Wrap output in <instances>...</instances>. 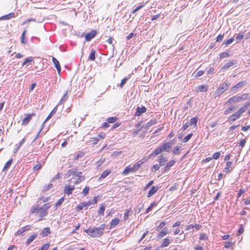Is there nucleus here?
<instances>
[{
    "instance_id": "a211bd4d",
    "label": "nucleus",
    "mask_w": 250,
    "mask_h": 250,
    "mask_svg": "<svg viewBox=\"0 0 250 250\" xmlns=\"http://www.w3.org/2000/svg\"><path fill=\"white\" fill-rule=\"evenodd\" d=\"M164 145L165 147V151L169 152L171 148V146L173 145V143L166 142L164 143Z\"/></svg>"
},
{
    "instance_id": "f8f14e48",
    "label": "nucleus",
    "mask_w": 250,
    "mask_h": 250,
    "mask_svg": "<svg viewBox=\"0 0 250 250\" xmlns=\"http://www.w3.org/2000/svg\"><path fill=\"white\" fill-rule=\"evenodd\" d=\"M67 174L68 176L74 175L76 177H80V175L82 174V172H77L75 169H70L68 171Z\"/></svg>"
},
{
    "instance_id": "4c0bfd02",
    "label": "nucleus",
    "mask_w": 250,
    "mask_h": 250,
    "mask_svg": "<svg viewBox=\"0 0 250 250\" xmlns=\"http://www.w3.org/2000/svg\"><path fill=\"white\" fill-rule=\"evenodd\" d=\"M167 159L164 158L163 156H161L160 157L159 160V163L160 166H163L164 165L165 163L167 161Z\"/></svg>"
},
{
    "instance_id": "f704fd0d",
    "label": "nucleus",
    "mask_w": 250,
    "mask_h": 250,
    "mask_svg": "<svg viewBox=\"0 0 250 250\" xmlns=\"http://www.w3.org/2000/svg\"><path fill=\"white\" fill-rule=\"evenodd\" d=\"M249 94V93H244L242 94L241 95H239L240 102L243 101H245L248 99Z\"/></svg>"
},
{
    "instance_id": "423d86ee",
    "label": "nucleus",
    "mask_w": 250,
    "mask_h": 250,
    "mask_svg": "<svg viewBox=\"0 0 250 250\" xmlns=\"http://www.w3.org/2000/svg\"><path fill=\"white\" fill-rule=\"evenodd\" d=\"M146 109L145 106H143L142 107L138 106L136 108V111L135 113V116H140L142 113L146 112Z\"/></svg>"
},
{
    "instance_id": "7c9ffc66",
    "label": "nucleus",
    "mask_w": 250,
    "mask_h": 250,
    "mask_svg": "<svg viewBox=\"0 0 250 250\" xmlns=\"http://www.w3.org/2000/svg\"><path fill=\"white\" fill-rule=\"evenodd\" d=\"M39 213H40V218L39 219V220L41 221V220H42L43 217H44V216L47 215L48 212L46 210H41V211Z\"/></svg>"
},
{
    "instance_id": "6e6d98bb",
    "label": "nucleus",
    "mask_w": 250,
    "mask_h": 250,
    "mask_svg": "<svg viewBox=\"0 0 250 250\" xmlns=\"http://www.w3.org/2000/svg\"><path fill=\"white\" fill-rule=\"evenodd\" d=\"M180 146H176L173 150V153L174 154H179L180 153Z\"/></svg>"
},
{
    "instance_id": "09e8293b",
    "label": "nucleus",
    "mask_w": 250,
    "mask_h": 250,
    "mask_svg": "<svg viewBox=\"0 0 250 250\" xmlns=\"http://www.w3.org/2000/svg\"><path fill=\"white\" fill-rule=\"evenodd\" d=\"M77 180L74 182L75 184H78L81 183L82 181H83L84 179V178L83 176H82L81 175H80V177H77Z\"/></svg>"
},
{
    "instance_id": "de8ad7c7",
    "label": "nucleus",
    "mask_w": 250,
    "mask_h": 250,
    "mask_svg": "<svg viewBox=\"0 0 250 250\" xmlns=\"http://www.w3.org/2000/svg\"><path fill=\"white\" fill-rule=\"evenodd\" d=\"M156 205V204L155 202H153L151 204L149 207H148L147 209H146V211L145 212V213H148L149 211H150L153 207Z\"/></svg>"
},
{
    "instance_id": "c756f323",
    "label": "nucleus",
    "mask_w": 250,
    "mask_h": 250,
    "mask_svg": "<svg viewBox=\"0 0 250 250\" xmlns=\"http://www.w3.org/2000/svg\"><path fill=\"white\" fill-rule=\"evenodd\" d=\"M119 223V220L117 218L113 219L110 222V228L116 227Z\"/></svg>"
},
{
    "instance_id": "e433bc0d",
    "label": "nucleus",
    "mask_w": 250,
    "mask_h": 250,
    "mask_svg": "<svg viewBox=\"0 0 250 250\" xmlns=\"http://www.w3.org/2000/svg\"><path fill=\"white\" fill-rule=\"evenodd\" d=\"M13 161V159H10L7 162V163L5 164L3 171H6L7 170V169L9 168V167L11 166L12 163Z\"/></svg>"
},
{
    "instance_id": "4be33fe9",
    "label": "nucleus",
    "mask_w": 250,
    "mask_h": 250,
    "mask_svg": "<svg viewBox=\"0 0 250 250\" xmlns=\"http://www.w3.org/2000/svg\"><path fill=\"white\" fill-rule=\"evenodd\" d=\"M170 243H171V241L169 239L165 238L164 239H163V242L161 246V247L164 248V247H167L169 245V244Z\"/></svg>"
},
{
    "instance_id": "5701e85b",
    "label": "nucleus",
    "mask_w": 250,
    "mask_h": 250,
    "mask_svg": "<svg viewBox=\"0 0 250 250\" xmlns=\"http://www.w3.org/2000/svg\"><path fill=\"white\" fill-rule=\"evenodd\" d=\"M37 236V234H34L29 236L27 240L26 243L27 245L30 244Z\"/></svg>"
},
{
    "instance_id": "a18cd8bd",
    "label": "nucleus",
    "mask_w": 250,
    "mask_h": 250,
    "mask_svg": "<svg viewBox=\"0 0 250 250\" xmlns=\"http://www.w3.org/2000/svg\"><path fill=\"white\" fill-rule=\"evenodd\" d=\"M193 136V134L192 133H189L188 134V135H187L183 140V142L184 143H186L192 137V136Z\"/></svg>"
},
{
    "instance_id": "603ef678",
    "label": "nucleus",
    "mask_w": 250,
    "mask_h": 250,
    "mask_svg": "<svg viewBox=\"0 0 250 250\" xmlns=\"http://www.w3.org/2000/svg\"><path fill=\"white\" fill-rule=\"evenodd\" d=\"M99 141V138H91V140L90 141V144L95 145L98 143Z\"/></svg>"
},
{
    "instance_id": "e2e57ef3",
    "label": "nucleus",
    "mask_w": 250,
    "mask_h": 250,
    "mask_svg": "<svg viewBox=\"0 0 250 250\" xmlns=\"http://www.w3.org/2000/svg\"><path fill=\"white\" fill-rule=\"evenodd\" d=\"M244 35L242 34H239L235 37L236 42H239L243 38Z\"/></svg>"
},
{
    "instance_id": "a19ab883",
    "label": "nucleus",
    "mask_w": 250,
    "mask_h": 250,
    "mask_svg": "<svg viewBox=\"0 0 250 250\" xmlns=\"http://www.w3.org/2000/svg\"><path fill=\"white\" fill-rule=\"evenodd\" d=\"M84 153L82 151H79L77 153V154L75 156H74V158L73 160H78L80 158L82 157L84 155Z\"/></svg>"
},
{
    "instance_id": "20e7f679",
    "label": "nucleus",
    "mask_w": 250,
    "mask_h": 250,
    "mask_svg": "<svg viewBox=\"0 0 250 250\" xmlns=\"http://www.w3.org/2000/svg\"><path fill=\"white\" fill-rule=\"evenodd\" d=\"M240 102V100L239 95H237L229 99L225 104L227 105H230L232 103H237Z\"/></svg>"
},
{
    "instance_id": "f03ea898",
    "label": "nucleus",
    "mask_w": 250,
    "mask_h": 250,
    "mask_svg": "<svg viewBox=\"0 0 250 250\" xmlns=\"http://www.w3.org/2000/svg\"><path fill=\"white\" fill-rule=\"evenodd\" d=\"M229 86V84H228L227 83H223L221 84L219 87L216 90L214 93L215 97H219L224 93L228 89Z\"/></svg>"
},
{
    "instance_id": "680f3d73",
    "label": "nucleus",
    "mask_w": 250,
    "mask_h": 250,
    "mask_svg": "<svg viewBox=\"0 0 250 250\" xmlns=\"http://www.w3.org/2000/svg\"><path fill=\"white\" fill-rule=\"evenodd\" d=\"M52 187V184L49 183L47 186H44L43 187V190L44 191H46L48 190V189H50Z\"/></svg>"
},
{
    "instance_id": "dca6fc26",
    "label": "nucleus",
    "mask_w": 250,
    "mask_h": 250,
    "mask_svg": "<svg viewBox=\"0 0 250 250\" xmlns=\"http://www.w3.org/2000/svg\"><path fill=\"white\" fill-rule=\"evenodd\" d=\"M240 115H241L237 111H236L229 117V120L231 122H234L238 119Z\"/></svg>"
},
{
    "instance_id": "393cba45",
    "label": "nucleus",
    "mask_w": 250,
    "mask_h": 250,
    "mask_svg": "<svg viewBox=\"0 0 250 250\" xmlns=\"http://www.w3.org/2000/svg\"><path fill=\"white\" fill-rule=\"evenodd\" d=\"M143 164V162H140V161H139L135 163L134 166L132 167L133 170L134 171V172H136L141 167V165Z\"/></svg>"
},
{
    "instance_id": "2eb2a0df",
    "label": "nucleus",
    "mask_w": 250,
    "mask_h": 250,
    "mask_svg": "<svg viewBox=\"0 0 250 250\" xmlns=\"http://www.w3.org/2000/svg\"><path fill=\"white\" fill-rule=\"evenodd\" d=\"M158 190V188L157 186H153L150 190L148 191L147 197H150L153 196Z\"/></svg>"
},
{
    "instance_id": "c9c22d12",
    "label": "nucleus",
    "mask_w": 250,
    "mask_h": 250,
    "mask_svg": "<svg viewBox=\"0 0 250 250\" xmlns=\"http://www.w3.org/2000/svg\"><path fill=\"white\" fill-rule=\"evenodd\" d=\"M249 94V93H244L242 94L241 95H239L240 102L243 101H245L248 99Z\"/></svg>"
},
{
    "instance_id": "1a4fd4ad",
    "label": "nucleus",
    "mask_w": 250,
    "mask_h": 250,
    "mask_svg": "<svg viewBox=\"0 0 250 250\" xmlns=\"http://www.w3.org/2000/svg\"><path fill=\"white\" fill-rule=\"evenodd\" d=\"M34 115V113H32L31 114H27L26 117L22 120V125L25 126L27 125H28L29 122L31 121L32 119V116Z\"/></svg>"
},
{
    "instance_id": "5fc2aeb1",
    "label": "nucleus",
    "mask_w": 250,
    "mask_h": 250,
    "mask_svg": "<svg viewBox=\"0 0 250 250\" xmlns=\"http://www.w3.org/2000/svg\"><path fill=\"white\" fill-rule=\"evenodd\" d=\"M247 107L245 106V105H244L243 106L241 107L238 111L237 112L241 115L243 113H244L246 109H247Z\"/></svg>"
},
{
    "instance_id": "79ce46f5",
    "label": "nucleus",
    "mask_w": 250,
    "mask_h": 250,
    "mask_svg": "<svg viewBox=\"0 0 250 250\" xmlns=\"http://www.w3.org/2000/svg\"><path fill=\"white\" fill-rule=\"evenodd\" d=\"M33 62V58L32 57H29L25 59L24 62L22 64V66H24V65Z\"/></svg>"
},
{
    "instance_id": "412c9836",
    "label": "nucleus",
    "mask_w": 250,
    "mask_h": 250,
    "mask_svg": "<svg viewBox=\"0 0 250 250\" xmlns=\"http://www.w3.org/2000/svg\"><path fill=\"white\" fill-rule=\"evenodd\" d=\"M15 16V14L13 12H12V13H10L7 15H4L3 16H2L1 18H0V20H9L12 17H14Z\"/></svg>"
},
{
    "instance_id": "bb28decb",
    "label": "nucleus",
    "mask_w": 250,
    "mask_h": 250,
    "mask_svg": "<svg viewBox=\"0 0 250 250\" xmlns=\"http://www.w3.org/2000/svg\"><path fill=\"white\" fill-rule=\"evenodd\" d=\"M231 164H232V162L230 161H228L227 162V163H226L227 166L224 168V171L225 172H226L227 173H228L232 170V168H230V167H229L231 165Z\"/></svg>"
},
{
    "instance_id": "4d7b16f0",
    "label": "nucleus",
    "mask_w": 250,
    "mask_h": 250,
    "mask_svg": "<svg viewBox=\"0 0 250 250\" xmlns=\"http://www.w3.org/2000/svg\"><path fill=\"white\" fill-rule=\"evenodd\" d=\"M208 237L206 234L201 233L200 234V240H206L208 239Z\"/></svg>"
},
{
    "instance_id": "c85d7f7f",
    "label": "nucleus",
    "mask_w": 250,
    "mask_h": 250,
    "mask_svg": "<svg viewBox=\"0 0 250 250\" xmlns=\"http://www.w3.org/2000/svg\"><path fill=\"white\" fill-rule=\"evenodd\" d=\"M95 54L96 51L92 49L89 54L88 59L91 61H94L95 60Z\"/></svg>"
},
{
    "instance_id": "72a5a7b5",
    "label": "nucleus",
    "mask_w": 250,
    "mask_h": 250,
    "mask_svg": "<svg viewBox=\"0 0 250 250\" xmlns=\"http://www.w3.org/2000/svg\"><path fill=\"white\" fill-rule=\"evenodd\" d=\"M249 94V93H244L242 94L241 95H239L240 102L243 101H245L248 99Z\"/></svg>"
},
{
    "instance_id": "49530a36",
    "label": "nucleus",
    "mask_w": 250,
    "mask_h": 250,
    "mask_svg": "<svg viewBox=\"0 0 250 250\" xmlns=\"http://www.w3.org/2000/svg\"><path fill=\"white\" fill-rule=\"evenodd\" d=\"M117 119V118L115 117H111L108 118L106 121L109 123H114L116 121Z\"/></svg>"
},
{
    "instance_id": "7ed1b4c3",
    "label": "nucleus",
    "mask_w": 250,
    "mask_h": 250,
    "mask_svg": "<svg viewBox=\"0 0 250 250\" xmlns=\"http://www.w3.org/2000/svg\"><path fill=\"white\" fill-rule=\"evenodd\" d=\"M246 84V81H241L237 83H236L235 85L232 86L230 88V92L233 93H236L239 89L242 88L244 85Z\"/></svg>"
},
{
    "instance_id": "052dcab7",
    "label": "nucleus",
    "mask_w": 250,
    "mask_h": 250,
    "mask_svg": "<svg viewBox=\"0 0 250 250\" xmlns=\"http://www.w3.org/2000/svg\"><path fill=\"white\" fill-rule=\"evenodd\" d=\"M221 156V153L220 152H216L214 153L213 155V158L217 160Z\"/></svg>"
},
{
    "instance_id": "58836bf2",
    "label": "nucleus",
    "mask_w": 250,
    "mask_h": 250,
    "mask_svg": "<svg viewBox=\"0 0 250 250\" xmlns=\"http://www.w3.org/2000/svg\"><path fill=\"white\" fill-rule=\"evenodd\" d=\"M67 93L68 91L66 92V93L63 95V96L62 97L61 101L58 104V105L60 104H61L63 102H64L66 101L68 99V96H67Z\"/></svg>"
},
{
    "instance_id": "c03bdc74",
    "label": "nucleus",
    "mask_w": 250,
    "mask_h": 250,
    "mask_svg": "<svg viewBox=\"0 0 250 250\" xmlns=\"http://www.w3.org/2000/svg\"><path fill=\"white\" fill-rule=\"evenodd\" d=\"M110 174V171L108 170L104 171L101 174L100 178V179H104L106 177H107Z\"/></svg>"
},
{
    "instance_id": "6e6552de",
    "label": "nucleus",
    "mask_w": 250,
    "mask_h": 250,
    "mask_svg": "<svg viewBox=\"0 0 250 250\" xmlns=\"http://www.w3.org/2000/svg\"><path fill=\"white\" fill-rule=\"evenodd\" d=\"M74 188H75L74 186L65 185L64 187V192L65 194L69 195L72 193Z\"/></svg>"
},
{
    "instance_id": "0eeeda50",
    "label": "nucleus",
    "mask_w": 250,
    "mask_h": 250,
    "mask_svg": "<svg viewBox=\"0 0 250 250\" xmlns=\"http://www.w3.org/2000/svg\"><path fill=\"white\" fill-rule=\"evenodd\" d=\"M237 63V61L236 60H231L225 63L223 67H222V69L224 70H226L228 68H229L231 66Z\"/></svg>"
},
{
    "instance_id": "37998d69",
    "label": "nucleus",
    "mask_w": 250,
    "mask_h": 250,
    "mask_svg": "<svg viewBox=\"0 0 250 250\" xmlns=\"http://www.w3.org/2000/svg\"><path fill=\"white\" fill-rule=\"evenodd\" d=\"M27 227V226L22 228L21 229L18 230L17 231V232L16 233V235H20V234H22L23 232H24V231H25L26 230H28V229L26 228Z\"/></svg>"
},
{
    "instance_id": "13d9d810",
    "label": "nucleus",
    "mask_w": 250,
    "mask_h": 250,
    "mask_svg": "<svg viewBox=\"0 0 250 250\" xmlns=\"http://www.w3.org/2000/svg\"><path fill=\"white\" fill-rule=\"evenodd\" d=\"M166 224V222L162 221L160 223L159 226H157L156 230L159 231L161 229L163 228Z\"/></svg>"
},
{
    "instance_id": "39448f33",
    "label": "nucleus",
    "mask_w": 250,
    "mask_h": 250,
    "mask_svg": "<svg viewBox=\"0 0 250 250\" xmlns=\"http://www.w3.org/2000/svg\"><path fill=\"white\" fill-rule=\"evenodd\" d=\"M163 151H165V147L164 145V144L160 146L159 147H158L156 148L152 153L151 154V155L156 156L159 154H160Z\"/></svg>"
},
{
    "instance_id": "f3484780",
    "label": "nucleus",
    "mask_w": 250,
    "mask_h": 250,
    "mask_svg": "<svg viewBox=\"0 0 250 250\" xmlns=\"http://www.w3.org/2000/svg\"><path fill=\"white\" fill-rule=\"evenodd\" d=\"M131 172H135L133 170L132 167H130V166H128L125 167V169L123 171L122 174L126 176L129 173Z\"/></svg>"
},
{
    "instance_id": "aec40b11",
    "label": "nucleus",
    "mask_w": 250,
    "mask_h": 250,
    "mask_svg": "<svg viewBox=\"0 0 250 250\" xmlns=\"http://www.w3.org/2000/svg\"><path fill=\"white\" fill-rule=\"evenodd\" d=\"M50 233V229L49 228H45L41 232V234L42 237H45Z\"/></svg>"
},
{
    "instance_id": "338daca9",
    "label": "nucleus",
    "mask_w": 250,
    "mask_h": 250,
    "mask_svg": "<svg viewBox=\"0 0 250 250\" xmlns=\"http://www.w3.org/2000/svg\"><path fill=\"white\" fill-rule=\"evenodd\" d=\"M63 201H64L63 197L60 198L58 200V201L57 202V203L56 204V207H58L60 206L63 203Z\"/></svg>"
},
{
    "instance_id": "f257e3e1",
    "label": "nucleus",
    "mask_w": 250,
    "mask_h": 250,
    "mask_svg": "<svg viewBox=\"0 0 250 250\" xmlns=\"http://www.w3.org/2000/svg\"><path fill=\"white\" fill-rule=\"evenodd\" d=\"M105 227L106 225L103 224L99 227H94L92 228L85 229L84 231L91 237H99L103 234Z\"/></svg>"
},
{
    "instance_id": "2f4dec72",
    "label": "nucleus",
    "mask_w": 250,
    "mask_h": 250,
    "mask_svg": "<svg viewBox=\"0 0 250 250\" xmlns=\"http://www.w3.org/2000/svg\"><path fill=\"white\" fill-rule=\"evenodd\" d=\"M197 89L200 92H205L208 90V87L207 85H201L197 87Z\"/></svg>"
},
{
    "instance_id": "cd10ccee",
    "label": "nucleus",
    "mask_w": 250,
    "mask_h": 250,
    "mask_svg": "<svg viewBox=\"0 0 250 250\" xmlns=\"http://www.w3.org/2000/svg\"><path fill=\"white\" fill-rule=\"evenodd\" d=\"M175 161L172 160L170 161L165 167V169L166 171L169 170L170 167L173 166V165L175 164Z\"/></svg>"
},
{
    "instance_id": "3c124183",
    "label": "nucleus",
    "mask_w": 250,
    "mask_h": 250,
    "mask_svg": "<svg viewBox=\"0 0 250 250\" xmlns=\"http://www.w3.org/2000/svg\"><path fill=\"white\" fill-rule=\"evenodd\" d=\"M26 33V30H24L21 35V42L22 43H26L27 42L26 40L25 39V34Z\"/></svg>"
},
{
    "instance_id": "0e129e2a",
    "label": "nucleus",
    "mask_w": 250,
    "mask_h": 250,
    "mask_svg": "<svg viewBox=\"0 0 250 250\" xmlns=\"http://www.w3.org/2000/svg\"><path fill=\"white\" fill-rule=\"evenodd\" d=\"M246 142V141L245 139H241L239 143V146L241 147H243L245 145Z\"/></svg>"
},
{
    "instance_id": "8fccbe9b",
    "label": "nucleus",
    "mask_w": 250,
    "mask_h": 250,
    "mask_svg": "<svg viewBox=\"0 0 250 250\" xmlns=\"http://www.w3.org/2000/svg\"><path fill=\"white\" fill-rule=\"evenodd\" d=\"M229 56L230 55L228 53L224 52L220 53L219 55V58L220 59H222L225 57H229Z\"/></svg>"
},
{
    "instance_id": "a878e982",
    "label": "nucleus",
    "mask_w": 250,
    "mask_h": 250,
    "mask_svg": "<svg viewBox=\"0 0 250 250\" xmlns=\"http://www.w3.org/2000/svg\"><path fill=\"white\" fill-rule=\"evenodd\" d=\"M105 206L104 204L101 205L100 208L98 210V214L102 216L104 215V212L105 210Z\"/></svg>"
},
{
    "instance_id": "bf43d9fd",
    "label": "nucleus",
    "mask_w": 250,
    "mask_h": 250,
    "mask_svg": "<svg viewBox=\"0 0 250 250\" xmlns=\"http://www.w3.org/2000/svg\"><path fill=\"white\" fill-rule=\"evenodd\" d=\"M49 247V244L46 243L44 244L42 247L40 248L38 250H47Z\"/></svg>"
},
{
    "instance_id": "6ab92c4d",
    "label": "nucleus",
    "mask_w": 250,
    "mask_h": 250,
    "mask_svg": "<svg viewBox=\"0 0 250 250\" xmlns=\"http://www.w3.org/2000/svg\"><path fill=\"white\" fill-rule=\"evenodd\" d=\"M156 124V120H151L148 122H147L145 125H143L142 127H145L146 129H148L151 125Z\"/></svg>"
},
{
    "instance_id": "9d476101",
    "label": "nucleus",
    "mask_w": 250,
    "mask_h": 250,
    "mask_svg": "<svg viewBox=\"0 0 250 250\" xmlns=\"http://www.w3.org/2000/svg\"><path fill=\"white\" fill-rule=\"evenodd\" d=\"M96 35V32L95 31H92L91 32L87 33L85 36V41L88 42L90 41L92 38H93Z\"/></svg>"
},
{
    "instance_id": "774afa93",
    "label": "nucleus",
    "mask_w": 250,
    "mask_h": 250,
    "mask_svg": "<svg viewBox=\"0 0 250 250\" xmlns=\"http://www.w3.org/2000/svg\"><path fill=\"white\" fill-rule=\"evenodd\" d=\"M204 71L199 70L196 73L195 77L196 78L200 77V76H202L204 74Z\"/></svg>"
},
{
    "instance_id": "ddd939ff",
    "label": "nucleus",
    "mask_w": 250,
    "mask_h": 250,
    "mask_svg": "<svg viewBox=\"0 0 250 250\" xmlns=\"http://www.w3.org/2000/svg\"><path fill=\"white\" fill-rule=\"evenodd\" d=\"M92 204H93V203L91 201H89L87 202H83L78 206V209L79 210H82L84 207H86V208H87Z\"/></svg>"
},
{
    "instance_id": "69168bd1",
    "label": "nucleus",
    "mask_w": 250,
    "mask_h": 250,
    "mask_svg": "<svg viewBox=\"0 0 250 250\" xmlns=\"http://www.w3.org/2000/svg\"><path fill=\"white\" fill-rule=\"evenodd\" d=\"M89 190V188L88 187H85L83 191V193L84 196H86L87 194L88 193Z\"/></svg>"
},
{
    "instance_id": "4468645a",
    "label": "nucleus",
    "mask_w": 250,
    "mask_h": 250,
    "mask_svg": "<svg viewBox=\"0 0 250 250\" xmlns=\"http://www.w3.org/2000/svg\"><path fill=\"white\" fill-rule=\"evenodd\" d=\"M52 61H53V62L55 67L56 68V69L57 70V71L59 73H60V72L61 71V67L59 62L58 61L57 59H56L55 58H54L53 57H52Z\"/></svg>"
},
{
    "instance_id": "9b49d317",
    "label": "nucleus",
    "mask_w": 250,
    "mask_h": 250,
    "mask_svg": "<svg viewBox=\"0 0 250 250\" xmlns=\"http://www.w3.org/2000/svg\"><path fill=\"white\" fill-rule=\"evenodd\" d=\"M168 232V230L167 228H164L162 230L157 234L156 238L158 239H160L166 235Z\"/></svg>"
},
{
    "instance_id": "864d4df0",
    "label": "nucleus",
    "mask_w": 250,
    "mask_h": 250,
    "mask_svg": "<svg viewBox=\"0 0 250 250\" xmlns=\"http://www.w3.org/2000/svg\"><path fill=\"white\" fill-rule=\"evenodd\" d=\"M235 106H230L229 108H228V109H227L225 111V112L224 113L225 114H229L232 110H234L235 109Z\"/></svg>"
},
{
    "instance_id": "b1692460",
    "label": "nucleus",
    "mask_w": 250,
    "mask_h": 250,
    "mask_svg": "<svg viewBox=\"0 0 250 250\" xmlns=\"http://www.w3.org/2000/svg\"><path fill=\"white\" fill-rule=\"evenodd\" d=\"M41 210V207L40 208L38 205L33 207L31 209V211L33 213H39Z\"/></svg>"
},
{
    "instance_id": "ea45409f",
    "label": "nucleus",
    "mask_w": 250,
    "mask_h": 250,
    "mask_svg": "<svg viewBox=\"0 0 250 250\" xmlns=\"http://www.w3.org/2000/svg\"><path fill=\"white\" fill-rule=\"evenodd\" d=\"M198 120V119L196 117L192 118L190 119V123H189V124H190V125H196Z\"/></svg>"
},
{
    "instance_id": "473e14b6",
    "label": "nucleus",
    "mask_w": 250,
    "mask_h": 250,
    "mask_svg": "<svg viewBox=\"0 0 250 250\" xmlns=\"http://www.w3.org/2000/svg\"><path fill=\"white\" fill-rule=\"evenodd\" d=\"M56 107H55L53 109V110L50 113L49 115L47 116V117L46 118L45 120L44 121V122L42 124V125L44 124L45 122H46L47 121H48L49 119H50L53 116V115L54 114V113L56 111Z\"/></svg>"
}]
</instances>
